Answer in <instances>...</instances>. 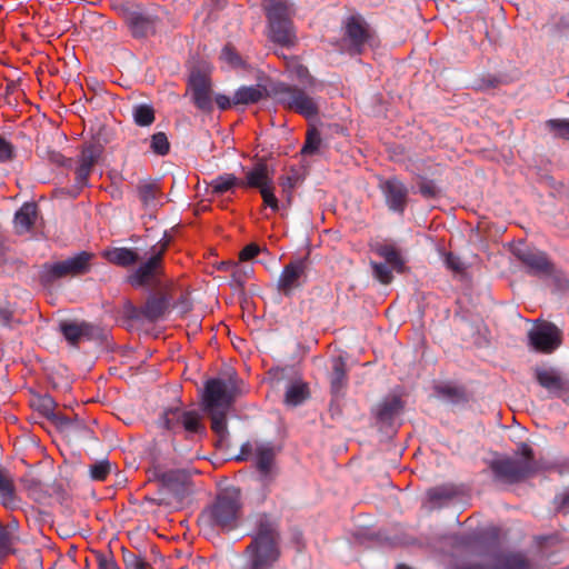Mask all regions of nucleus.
Wrapping results in <instances>:
<instances>
[{
    "label": "nucleus",
    "mask_w": 569,
    "mask_h": 569,
    "mask_svg": "<svg viewBox=\"0 0 569 569\" xmlns=\"http://www.w3.org/2000/svg\"><path fill=\"white\" fill-rule=\"evenodd\" d=\"M263 9L268 20L270 40L281 47H295L297 34L291 19L292 9L287 1L264 0Z\"/></svg>",
    "instance_id": "6"
},
{
    "label": "nucleus",
    "mask_w": 569,
    "mask_h": 569,
    "mask_svg": "<svg viewBox=\"0 0 569 569\" xmlns=\"http://www.w3.org/2000/svg\"><path fill=\"white\" fill-rule=\"evenodd\" d=\"M271 98L283 108L293 111L307 119L315 118L319 113L317 101L307 92L293 84L282 81L270 83L269 87L242 86L237 89L232 97L233 106L254 104L259 101Z\"/></svg>",
    "instance_id": "2"
},
{
    "label": "nucleus",
    "mask_w": 569,
    "mask_h": 569,
    "mask_svg": "<svg viewBox=\"0 0 569 569\" xmlns=\"http://www.w3.org/2000/svg\"><path fill=\"white\" fill-rule=\"evenodd\" d=\"M22 481H23L24 488L27 489V491L29 492L30 496L34 497L36 495L42 492V483L39 479L31 477V478H26Z\"/></svg>",
    "instance_id": "62"
},
{
    "label": "nucleus",
    "mask_w": 569,
    "mask_h": 569,
    "mask_svg": "<svg viewBox=\"0 0 569 569\" xmlns=\"http://www.w3.org/2000/svg\"><path fill=\"white\" fill-rule=\"evenodd\" d=\"M535 541L540 548L557 546L561 542V537L559 533L553 532L550 535H541L535 537Z\"/></svg>",
    "instance_id": "57"
},
{
    "label": "nucleus",
    "mask_w": 569,
    "mask_h": 569,
    "mask_svg": "<svg viewBox=\"0 0 569 569\" xmlns=\"http://www.w3.org/2000/svg\"><path fill=\"white\" fill-rule=\"evenodd\" d=\"M56 401L49 395L40 397L37 401V410L40 415L49 419L56 411Z\"/></svg>",
    "instance_id": "50"
},
{
    "label": "nucleus",
    "mask_w": 569,
    "mask_h": 569,
    "mask_svg": "<svg viewBox=\"0 0 569 569\" xmlns=\"http://www.w3.org/2000/svg\"><path fill=\"white\" fill-rule=\"evenodd\" d=\"M426 495L430 503L440 505L452 500L458 495V490L453 485L446 483L428 489Z\"/></svg>",
    "instance_id": "36"
},
{
    "label": "nucleus",
    "mask_w": 569,
    "mask_h": 569,
    "mask_svg": "<svg viewBox=\"0 0 569 569\" xmlns=\"http://www.w3.org/2000/svg\"><path fill=\"white\" fill-rule=\"evenodd\" d=\"M137 193L143 207L154 204L157 197L160 194V189L154 181H140L137 186Z\"/></svg>",
    "instance_id": "37"
},
{
    "label": "nucleus",
    "mask_w": 569,
    "mask_h": 569,
    "mask_svg": "<svg viewBox=\"0 0 569 569\" xmlns=\"http://www.w3.org/2000/svg\"><path fill=\"white\" fill-rule=\"evenodd\" d=\"M14 323H19V321L14 320L13 312L7 308H0V325L11 329Z\"/></svg>",
    "instance_id": "63"
},
{
    "label": "nucleus",
    "mask_w": 569,
    "mask_h": 569,
    "mask_svg": "<svg viewBox=\"0 0 569 569\" xmlns=\"http://www.w3.org/2000/svg\"><path fill=\"white\" fill-rule=\"evenodd\" d=\"M445 263L448 269H451L456 272H461L465 269L463 263L461 262L460 258L452 252H447L445 256Z\"/></svg>",
    "instance_id": "59"
},
{
    "label": "nucleus",
    "mask_w": 569,
    "mask_h": 569,
    "mask_svg": "<svg viewBox=\"0 0 569 569\" xmlns=\"http://www.w3.org/2000/svg\"><path fill=\"white\" fill-rule=\"evenodd\" d=\"M418 189L419 193L425 199H436L440 194V189L437 187L436 182L425 177L419 178Z\"/></svg>",
    "instance_id": "44"
},
{
    "label": "nucleus",
    "mask_w": 569,
    "mask_h": 569,
    "mask_svg": "<svg viewBox=\"0 0 569 569\" xmlns=\"http://www.w3.org/2000/svg\"><path fill=\"white\" fill-rule=\"evenodd\" d=\"M21 560L30 568V569H42V555L41 550L38 548H31L22 551Z\"/></svg>",
    "instance_id": "46"
},
{
    "label": "nucleus",
    "mask_w": 569,
    "mask_h": 569,
    "mask_svg": "<svg viewBox=\"0 0 569 569\" xmlns=\"http://www.w3.org/2000/svg\"><path fill=\"white\" fill-rule=\"evenodd\" d=\"M253 267L250 263L236 261L233 270L231 272L230 287L238 291H244L247 281L253 274Z\"/></svg>",
    "instance_id": "31"
},
{
    "label": "nucleus",
    "mask_w": 569,
    "mask_h": 569,
    "mask_svg": "<svg viewBox=\"0 0 569 569\" xmlns=\"http://www.w3.org/2000/svg\"><path fill=\"white\" fill-rule=\"evenodd\" d=\"M375 251L378 256L386 260L387 264H390L398 272H402L405 268V261L396 246L390 243H378L375 248Z\"/></svg>",
    "instance_id": "32"
},
{
    "label": "nucleus",
    "mask_w": 569,
    "mask_h": 569,
    "mask_svg": "<svg viewBox=\"0 0 569 569\" xmlns=\"http://www.w3.org/2000/svg\"><path fill=\"white\" fill-rule=\"evenodd\" d=\"M310 254L291 259L282 269L277 289L284 297H291L296 290L301 289L308 281V269L310 266Z\"/></svg>",
    "instance_id": "10"
},
{
    "label": "nucleus",
    "mask_w": 569,
    "mask_h": 569,
    "mask_svg": "<svg viewBox=\"0 0 569 569\" xmlns=\"http://www.w3.org/2000/svg\"><path fill=\"white\" fill-rule=\"evenodd\" d=\"M254 466L263 482H270L277 475L276 468V448L271 443H261L257 446Z\"/></svg>",
    "instance_id": "19"
},
{
    "label": "nucleus",
    "mask_w": 569,
    "mask_h": 569,
    "mask_svg": "<svg viewBox=\"0 0 569 569\" xmlns=\"http://www.w3.org/2000/svg\"><path fill=\"white\" fill-rule=\"evenodd\" d=\"M149 480L160 483V495L162 490H167L179 502L191 492V477L184 469L162 471L159 467H154L149 471Z\"/></svg>",
    "instance_id": "11"
},
{
    "label": "nucleus",
    "mask_w": 569,
    "mask_h": 569,
    "mask_svg": "<svg viewBox=\"0 0 569 569\" xmlns=\"http://www.w3.org/2000/svg\"><path fill=\"white\" fill-rule=\"evenodd\" d=\"M59 331L72 347H78L82 341H102L106 332L99 326L87 321L62 320Z\"/></svg>",
    "instance_id": "13"
},
{
    "label": "nucleus",
    "mask_w": 569,
    "mask_h": 569,
    "mask_svg": "<svg viewBox=\"0 0 569 569\" xmlns=\"http://www.w3.org/2000/svg\"><path fill=\"white\" fill-rule=\"evenodd\" d=\"M493 562L486 563V569H532V563L521 551H497L492 556Z\"/></svg>",
    "instance_id": "20"
},
{
    "label": "nucleus",
    "mask_w": 569,
    "mask_h": 569,
    "mask_svg": "<svg viewBox=\"0 0 569 569\" xmlns=\"http://www.w3.org/2000/svg\"><path fill=\"white\" fill-rule=\"evenodd\" d=\"M293 72L299 81L305 83L307 87L312 88L315 86V78L309 73V70L306 66L297 63L293 67Z\"/></svg>",
    "instance_id": "54"
},
{
    "label": "nucleus",
    "mask_w": 569,
    "mask_h": 569,
    "mask_svg": "<svg viewBox=\"0 0 569 569\" xmlns=\"http://www.w3.org/2000/svg\"><path fill=\"white\" fill-rule=\"evenodd\" d=\"M309 398V388L307 383L298 381L291 383L286 391L284 402L288 406L297 407Z\"/></svg>",
    "instance_id": "35"
},
{
    "label": "nucleus",
    "mask_w": 569,
    "mask_h": 569,
    "mask_svg": "<svg viewBox=\"0 0 569 569\" xmlns=\"http://www.w3.org/2000/svg\"><path fill=\"white\" fill-rule=\"evenodd\" d=\"M499 83H500V80L496 76L488 74V76L478 78L475 81L473 88L476 90L482 91V90H487L490 88H497Z\"/></svg>",
    "instance_id": "56"
},
{
    "label": "nucleus",
    "mask_w": 569,
    "mask_h": 569,
    "mask_svg": "<svg viewBox=\"0 0 569 569\" xmlns=\"http://www.w3.org/2000/svg\"><path fill=\"white\" fill-rule=\"evenodd\" d=\"M249 537L243 569H274L282 555L279 520L267 512L253 515Z\"/></svg>",
    "instance_id": "1"
},
{
    "label": "nucleus",
    "mask_w": 569,
    "mask_h": 569,
    "mask_svg": "<svg viewBox=\"0 0 569 569\" xmlns=\"http://www.w3.org/2000/svg\"><path fill=\"white\" fill-rule=\"evenodd\" d=\"M119 11L134 38H146L156 32V17L124 6Z\"/></svg>",
    "instance_id": "17"
},
{
    "label": "nucleus",
    "mask_w": 569,
    "mask_h": 569,
    "mask_svg": "<svg viewBox=\"0 0 569 569\" xmlns=\"http://www.w3.org/2000/svg\"><path fill=\"white\" fill-rule=\"evenodd\" d=\"M94 254L88 251H80L77 254L59 261L62 264L64 277H79L91 270V260Z\"/></svg>",
    "instance_id": "22"
},
{
    "label": "nucleus",
    "mask_w": 569,
    "mask_h": 569,
    "mask_svg": "<svg viewBox=\"0 0 569 569\" xmlns=\"http://www.w3.org/2000/svg\"><path fill=\"white\" fill-rule=\"evenodd\" d=\"M174 408H170L168 410H166L163 412V416H162V423H163V427L167 429V430H170L172 431L173 433H177V428L179 426H181V422H177V418H174L172 416V410Z\"/></svg>",
    "instance_id": "60"
},
{
    "label": "nucleus",
    "mask_w": 569,
    "mask_h": 569,
    "mask_svg": "<svg viewBox=\"0 0 569 569\" xmlns=\"http://www.w3.org/2000/svg\"><path fill=\"white\" fill-rule=\"evenodd\" d=\"M236 401L234 390L220 378L206 381L201 398V408L211 420V430L217 436L216 448L223 450L228 446L229 430L227 413Z\"/></svg>",
    "instance_id": "3"
},
{
    "label": "nucleus",
    "mask_w": 569,
    "mask_h": 569,
    "mask_svg": "<svg viewBox=\"0 0 569 569\" xmlns=\"http://www.w3.org/2000/svg\"><path fill=\"white\" fill-rule=\"evenodd\" d=\"M188 89L191 91V100L197 109L206 113L213 110L212 81L207 73L193 69L188 78Z\"/></svg>",
    "instance_id": "14"
},
{
    "label": "nucleus",
    "mask_w": 569,
    "mask_h": 569,
    "mask_svg": "<svg viewBox=\"0 0 569 569\" xmlns=\"http://www.w3.org/2000/svg\"><path fill=\"white\" fill-rule=\"evenodd\" d=\"M221 58L229 63L232 68H246V62L239 56L237 50L231 44H226L221 52Z\"/></svg>",
    "instance_id": "48"
},
{
    "label": "nucleus",
    "mask_w": 569,
    "mask_h": 569,
    "mask_svg": "<svg viewBox=\"0 0 569 569\" xmlns=\"http://www.w3.org/2000/svg\"><path fill=\"white\" fill-rule=\"evenodd\" d=\"M66 278L62 270V264L57 262H46L41 266L39 271V282L46 287H51L56 281Z\"/></svg>",
    "instance_id": "34"
},
{
    "label": "nucleus",
    "mask_w": 569,
    "mask_h": 569,
    "mask_svg": "<svg viewBox=\"0 0 569 569\" xmlns=\"http://www.w3.org/2000/svg\"><path fill=\"white\" fill-rule=\"evenodd\" d=\"M124 318L131 321L143 319V307H137L131 301H126L123 306Z\"/></svg>",
    "instance_id": "55"
},
{
    "label": "nucleus",
    "mask_w": 569,
    "mask_h": 569,
    "mask_svg": "<svg viewBox=\"0 0 569 569\" xmlns=\"http://www.w3.org/2000/svg\"><path fill=\"white\" fill-rule=\"evenodd\" d=\"M264 206L269 207L273 212H277L279 207V201L274 194V183L271 184V187L263 188L261 191H259Z\"/></svg>",
    "instance_id": "52"
},
{
    "label": "nucleus",
    "mask_w": 569,
    "mask_h": 569,
    "mask_svg": "<svg viewBox=\"0 0 569 569\" xmlns=\"http://www.w3.org/2000/svg\"><path fill=\"white\" fill-rule=\"evenodd\" d=\"M546 126L556 137L569 139V119H550Z\"/></svg>",
    "instance_id": "45"
},
{
    "label": "nucleus",
    "mask_w": 569,
    "mask_h": 569,
    "mask_svg": "<svg viewBox=\"0 0 569 569\" xmlns=\"http://www.w3.org/2000/svg\"><path fill=\"white\" fill-rule=\"evenodd\" d=\"M373 32L360 14L350 16L345 23L343 46L346 52L351 56H360L367 46L373 41Z\"/></svg>",
    "instance_id": "9"
},
{
    "label": "nucleus",
    "mask_w": 569,
    "mask_h": 569,
    "mask_svg": "<svg viewBox=\"0 0 569 569\" xmlns=\"http://www.w3.org/2000/svg\"><path fill=\"white\" fill-rule=\"evenodd\" d=\"M0 503L7 509H14L17 506L16 486L4 468H0Z\"/></svg>",
    "instance_id": "29"
},
{
    "label": "nucleus",
    "mask_w": 569,
    "mask_h": 569,
    "mask_svg": "<svg viewBox=\"0 0 569 569\" xmlns=\"http://www.w3.org/2000/svg\"><path fill=\"white\" fill-rule=\"evenodd\" d=\"M489 469L495 481L516 485L536 476L542 468L536 460L533 449L528 443L520 442L513 457L493 459L489 461Z\"/></svg>",
    "instance_id": "5"
},
{
    "label": "nucleus",
    "mask_w": 569,
    "mask_h": 569,
    "mask_svg": "<svg viewBox=\"0 0 569 569\" xmlns=\"http://www.w3.org/2000/svg\"><path fill=\"white\" fill-rule=\"evenodd\" d=\"M142 307L143 319L149 322H157L169 311L171 297L163 292L150 293Z\"/></svg>",
    "instance_id": "21"
},
{
    "label": "nucleus",
    "mask_w": 569,
    "mask_h": 569,
    "mask_svg": "<svg viewBox=\"0 0 569 569\" xmlns=\"http://www.w3.org/2000/svg\"><path fill=\"white\" fill-rule=\"evenodd\" d=\"M94 254L88 251H80L77 254L59 261L62 264L64 277H79L91 270V260Z\"/></svg>",
    "instance_id": "23"
},
{
    "label": "nucleus",
    "mask_w": 569,
    "mask_h": 569,
    "mask_svg": "<svg viewBox=\"0 0 569 569\" xmlns=\"http://www.w3.org/2000/svg\"><path fill=\"white\" fill-rule=\"evenodd\" d=\"M379 188L390 211L402 214L408 203V188L397 177L382 180Z\"/></svg>",
    "instance_id": "16"
},
{
    "label": "nucleus",
    "mask_w": 569,
    "mask_h": 569,
    "mask_svg": "<svg viewBox=\"0 0 569 569\" xmlns=\"http://www.w3.org/2000/svg\"><path fill=\"white\" fill-rule=\"evenodd\" d=\"M273 168H270L263 159L258 160L253 167L240 179V188H252L261 191L273 183Z\"/></svg>",
    "instance_id": "18"
},
{
    "label": "nucleus",
    "mask_w": 569,
    "mask_h": 569,
    "mask_svg": "<svg viewBox=\"0 0 569 569\" xmlns=\"http://www.w3.org/2000/svg\"><path fill=\"white\" fill-rule=\"evenodd\" d=\"M132 117L134 120V123L139 127H149L153 123L156 117H154V109L150 104L140 103L133 107L132 109Z\"/></svg>",
    "instance_id": "39"
},
{
    "label": "nucleus",
    "mask_w": 569,
    "mask_h": 569,
    "mask_svg": "<svg viewBox=\"0 0 569 569\" xmlns=\"http://www.w3.org/2000/svg\"><path fill=\"white\" fill-rule=\"evenodd\" d=\"M260 251L261 249L257 243H249L239 252V261L248 262L254 259Z\"/></svg>",
    "instance_id": "58"
},
{
    "label": "nucleus",
    "mask_w": 569,
    "mask_h": 569,
    "mask_svg": "<svg viewBox=\"0 0 569 569\" xmlns=\"http://www.w3.org/2000/svg\"><path fill=\"white\" fill-rule=\"evenodd\" d=\"M243 500L240 488L230 486L219 490L199 515V522L217 532L236 530L242 520Z\"/></svg>",
    "instance_id": "4"
},
{
    "label": "nucleus",
    "mask_w": 569,
    "mask_h": 569,
    "mask_svg": "<svg viewBox=\"0 0 569 569\" xmlns=\"http://www.w3.org/2000/svg\"><path fill=\"white\" fill-rule=\"evenodd\" d=\"M513 256L527 268V273L538 277H549L555 272V264L547 253L526 244L512 249Z\"/></svg>",
    "instance_id": "12"
},
{
    "label": "nucleus",
    "mask_w": 569,
    "mask_h": 569,
    "mask_svg": "<svg viewBox=\"0 0 569 569\" xmlns=\"http://www.w3.org/2000/svg\"><path fill=\"white\" fill-rule=\"evenodd\" d=\"M124 569H151V565L140 555L123 549Z\"/></svg>",
    "instance_id": "43"
},
{
    "label": "nucleus",
    "mask_w": 569,
    "mask_h": 569,
    "mask_svg": "<svg viewBox=\"0 0 569 569\" xmlns=\"http://www.w3.org/2000/svg\"><path fill=\"white\" fill-rule=\"evenodd\" d=\"M103 258L118 267L128 268L140 261V256L133 248L117 247L107 249L102 253Z\"/></svg>",
    "instance_id": "27"
},
{
    "label": "nucleus",
    "mask_w": 569,
    "mask_h": 569,
    "mask_svg": "<svg viewBox=\"0 0 569 569\" xmlns=\"http://www.w3.org/2000/svg\"><path fill=\"white\" fill-rule=\"evenodd\" d=\"M322 139L320 132L315 128H310L307 131L306 141L301 148V153L305 156H311L319 151Z\"/></svg>",
    "instance_id": "40"
},
{
    "label": "nucleus",
    "mask_w": 569,
    "mask_h": 569,
    "mask_svg": "<svg viewBox=\"0 0 569 569\" xmlns=\"http://www.w3.org/2000/svg\"><path fill=\"white\" fill-rule=\"evenodd\" d=\"M111 472V463L107 459L96 461L89 466V476L93 481H104Z\"/></svg>",
    "instance_id": "42"
},
{
    "label": "nucleus",
    "mask_w": 569,
    "mask_h": 569,
    "mask_svg": "<svg viewBox=\"0 0 569 569\" xmlns=\"http://www.w3.org/2000/svg\"><path fill=\"white\" fill-rule=\"evenodd\" d=\"M98 569H120L111 552L96 551Z\"/></svg>",
    "instance_id": "51"
},
{
    "label": "nucleus",
    "mask_w": 569,
    "mask_h": 569,
    "mask_svg": "<svg viewBox=\"0 0 569 569\" xmlns=\"http://www.w3.org/2000/svg\"><path fill=\"white\" fill-rule=\"evenodd\" d=\"M488 538V532H476L472 535H469L467 537H463L461 540V545L466 547H471L473 545H480L485 542Z\"/></svg>",
    "instance_id": "61"
},
{
    "label": "nucleus",
    "mask_w": 569,
    "mask_h": 569,
    "mask_svg": "<svg viewBox=\"0 0 569 569\" xmlns=\"http://www.w3.org/2000/svg\"><path fill=\"white\" fill-rule=\"evenodd\" d=\"M211 192L216 196L222 194L234 187H240V179L232 173H223L213 179L210 183Z\"/></svg>",
    "instance_id": "38"
},
{
    "label": "nucleus",
    "mask_w": 569,
    "mask_h": 569,
    "mask_svg": "<svg viewBox=\"0 0 569 569\" xmlns=\"http://www.w3.org/2000/svg\"><path fill=\"white\" fill-rule=\"evenodd\" d=\"M150 149L157 156H167L170 151V142L164 132H156L150 138Z\"/></svg>",
    "instance_id": "41"
},
{
    "label": "nucleus",
    "mask_w": 569,
    "mask_h": 569,
    "mask_svg": "<svg viewBox=\"0 0 569 569\" xmlns=\"http://www.w3.org/2000/svg\"><path fill=\"white\" fill-rule=\"evenodd\" d=\"M535 376L538 383L550 392L561 393L569 391V381L563 379L553 369L537 368Z\"/></svg>",
    "instance_id": "25"
},
{
    "label": "nucleus",
    "mask_w": 569,
    "mask_h": 569,
    "mask_svg": "<svg viewBox=\"0 0 569 569\" xmlns=\"http://www.w3.org/2000/svg\"><path fill=\"white\" fill-rule=\"evenodd\" d=\"M38 206L36 202H24L14 214V222L24 230H30L37 219Z\"/></svg>",
    "instance_id": "33"
},
{
    "label": "nucleus",
    "mask_w": 569,
    "mask_h": 569,
    "mask_svg": "<svg viewBox=\"0 0 569 569\" xmlns=\"http://www.w3.org/2000/svg\"><path fill=\"white\" fill-rule=\"evenodd\" d=\"M402 408L403 405L399 397L386 399L377 406L375 411L376 419L382 423H390Z\"/></svg>",
    "instance_id": "30"
},
{
    "label": "nucleus",
    "mask_w": 569,
    "mask_h": 569,
    "mask_svg": "<svg viewBox=\"0 0 569 569\" xmlns=\"http://www.w3.org/2000/svg\"><path fill=\"white\" fill-rule=\"evenodd\" d=\"M16 157L14 146L0 136V163L11 161Z\"/></svg>",
    "instance_id": "53"
},
{
    "label": "nucleus",
    "mask_w": 569,
    "mask_h": 569,
    "mask_svg": "<svg viewBox=\"0 0 569 569\" xmlns=\"http://www.w3.org/2000/svg\"><path fill=\"white\" fill-rule=\"evenodd\" d=\"M171 242L164 233L163 238L151 248L150 257L137 267L127 278L133 288L156 287L163 276V256Z\"/></svg>",
    "instance_id": "7"
},
{
    "label": "nucleus",
    "mask_w": 569,
    "mask_h": 569,
    "mask_svg": "<svg viewBox=\"0 0 569 569\" xmlns=\"http://www.w3.org/2000/svg\"><path fill=\"white\" fill-rule=\"evenodd\" d=\"M180 313H187L192 309V302L187 293L181 295L173 305Z\"/></svg>",
    "instance_id": "64"
},
{
    "label": "nucleus",
    "mask_w": 569,
    "mask_h": 569,
    "mask_svg": "<svg viewBox=\"0 0 569 569\" xmlns=\"http://www.w3.org/2000/svg\"><path fill=\"white\" fill-rule=\"evenodd\" d=\"M172 416L177 418V422H181L183 429L191 435H206V427L201 422L200 415L194 411H183L179 408H174Z\"/></svg>",
    "instance_id": "28"
},
{
    "label": "nucleus",
    "mask_w": 569,
    "mask_h": 569,
    "mask_svg": "<svg viewBox=\"0 0 569 569\" xmlns=\"http://www.w3.org/2000/svg\"><path fill=\"white\" fill-rule=\"evenodd\" d=\"M102 153V146L96 143L84 144L77 159L74 168V184L59 189L61 194L70 198H77L83 188L89 186V177Z\"/></svg>",
    "instance_id": "8"
},
{
    "label": "nucleus",
    "mask_w": 569,
    "mask_h": 569,
    "mask_svg": "<svg viewBox=\"0 0 569 569\" xmlns=\"http://www.w3.org/2000/svg\"><path fill=\"white\" fill-rule=\"evenodd\" d=\"M348 385L347 362L342 357L332 359V371L330 373V391L333 398L343 395Z\"/></svg>",
    "instance_id": "26"
},
{
    "label": "nucleus",
    "mask_w": 569,
    "mask_h": 569,
    "mask_svg": "<svg viewBox=\"0 0 569 569\" xmlns=\"http://www.w3.org/2000/svg\"><path fill=\"white\" fill-rule=\"evenodd\" d=\"M371 268L375 278L382 284H389L392 281L393 274L390 267L387 263L372 261Z\"/></svg>",
    "instance_id": "47"
},
{
    "label": "nucleus",
    "mask_w": 569,
    "mask_h": 569,
    "mask_svg": "<svg viewBox=\"0 0 569 569\" xmlns=\"http://www.w3.org/2000/svg\"><path fill=\"white\" fill-rule=\"evenodd\" d=\"M94 254L88 251H80L77 254L59 261L62 264L64 277H79L91 270V260Z\"/></svg>",
    "instance_id": "24"
},
{
    "label": "nucleus",
    "mask_w": 569,
    "mask_h": 569,
    "mask_svg": "<svg viewBox=\"0 0 569 569\" xmlns=\"http://www.w3.org/2000/svg\"><path fill=\"white\" fill-rule=\"evenodd\" d=\"M48 420L51 421L61 431L69 430L74 425L80 423V420L77 416L74 418H70L57 411H54L53 416H51Z\"/></svg>",
    "instance_id": "49"
},
{
    "label": "nucleus",
    "mask_w": 569,
    "mask_h": 569,
    "mask_svg": "<svg viewBox=\"0 0 569 569\" xmlns=\"http://www.w3.org/2000/svg\"><path fill=\"white\" fill-rule=\"evenodd\" d=\"M529 345L538 352L551 353L562 342L561 330L552 322H543L528 333Z\"/></svg>",
    "instance_id": "15"
}]
</instances>
